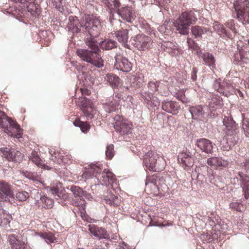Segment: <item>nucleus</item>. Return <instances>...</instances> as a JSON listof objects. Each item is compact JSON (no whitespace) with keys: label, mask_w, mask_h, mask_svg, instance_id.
I'll return each instance as SVG.
<instances>
[{"label":"nucleus","mask_w":249,"mask_h":249,"mask_svg":"<svg viewBox=\"0 0 249 249\" xmlns=\"http://www.w3.org/2000/svg\"><path fill=\"white\" fill-rule=\"evenodd\" d=\"M69 20V28L73 33L79 32L81 27L85 29L87 33L85 43L93 50L78 49L76 53L77 55L86 62H103L104 60L102 58L101 52L98 48L97 41L95 39L100 35L101 29L100 20L90 15L85 16L81 23L77 18L70 17Z\"/></svg>","instance_id":"1"},{"label":"nucleus","mask_w":249,"mask_h":249,"mask_svg":"<svg viewBox=\"0 0 249 249\" xmlns=\"http://www.w3.org/2000/svg\"><path fill=\"white\" fill-rule=\"evenodd\" d=\"M69 20V28L73 33L79 32L81 27L85 29L87 33L85 43L93 50L78 49L76 53L77 55L86 62H103L104 60L102 58L101 52L98 48L97 41L95 39L100 35L101 29L100 20L90 15L85 16L81 23L77 18L70 17Z\"/></svg>","instance_id":"2"},{"label":"nucleus","mask_w":249,"mask_h":249,"mask_svg":"<svg viewBox=\"0 0 249 249\" xmlns=\"http://www.w3.org/2000/svg\"><path fill=\"white\" fill-rule=\"evenodd\" d=\"M222 123L223 124L220 126L222 133L232 145L235 144L239 140V130L238 124L233 120L231 114L224 116Z\"/></svg>","instance_id":"3"},{"label":"nucleus","mask_w":249,"mask_h":249,"mask_svg":"<svg viewBox=\"0 0 249 249\" xmlns=\"http://www.w3.org/2000/svg\"><path fill=\"white\" fill-rule=\"evenodd\" d=\"M0 127L3 128L9 135L20 138L22 136V130L16 121L12 120L6 114L0 110Z\"/></svg>","instance_id":"4"},{"label":"nucleus","mask_w":249,"mask_h":249,"mask_svg":"<svg viewBox=\"0 0 249 249\" xmlns=\"http://www.w3.org/2000/svg\"><path fill=\"white\" fill-rule=\"evenodd\" d=\"M143 162L149 170L159 172L164 168L165 161L154 151L149 150L143 156Z\"/></svg>","instance_id":"5"},{"label":"nucleus","mask_w":249,"mask_h":249,"mask_svg":"<svg viewBox=\"0 0 249 249\" xmlns=\"http://www.w3.org/2000/svg\"><path fill=\"white\" fill-rule=\"evenodd\" d=\"M114 121V127L116 131L122 136L124 139L129 138V135H131L133 129L132 123L120 115L116 116Z\"/></svg>","instance_id":"6"},{"label":"nucleus","mask_w":249,"mask_h":249,"mask_svg":"<svg viewBox=\"0 0 249 249\" xmlns=\"http://www.w3.org/2000/svg\"><path fill=\"white\" fill-rule=\"evenodd\" d=\"M249 0H235L233 2L237 18L243 24L249 23Z\"/></svg>","instance_id":"7"},{"label":"nucleus","mask_w":249,"mask_h":249,"mask_svg":"<svg viewBox=\"0 0 249 249\" xmlns=\"http://www.w3.org/2000/svg\"><path fill=\"white\" fill-rule=\"evenodd\" d=\"M197 20L194 12L190 11L182 13L179 17V22L177 26L180 34L187 35L188 33V27Z\"/></svg>","instance_id":"8"},{"label":"nucleus","mask_w":249,"mask_h":249,"mask_svg":"<svg viewBox=\"0 0 249 249\" xmlns=\"http://www.w3.org/2000/svg\"><path fill=\"white\" fill-rule=\"evenodd\" d=\"M0 154L7 160L16 163H20L24 157V155L19 151L8 147H1Z\"/></svg>","instance_id":"9"},{"label":"nucleus","mask_w":249,"mask_h":249,"mask_svg":"<svg viewBox=\"0 0 249 249\" xmlns=\"http://www.w3.org/2000/svg\"><path fill=\"white\" fill-rule=\"evenodd\" d=\"M132 44L139 50L145 51L150 49L152 44L150 37L144 35H138L132 40Z\"/></svg>","instance_id":"10"},{"label":"nucleus","mask_w":249,"mask_h":249,"mask_svg":"<svg viewBox=\"0 0 249 249\" xmlns=\"http://www.w3.org/2000/svg\"><path fill=\"white\" fill-rule=\"evenodd\" d=\"M79 106L87 119L91 120L94 118L96 110L93 108L91 100L84 97L81 99Z\"/></svg>","instance_id":"11"},{"label":"nucleus","mask_w":249,"mask_h":249,"mask_svg":"<svg viewBox=\"0 0 249 249\" xmlns=\"http://www.w3.org/2000/svg\"><path fill=\"white\" fill-rule=\"evenodd\" d=\"M7 240L11 249H25L27 241L26 239L18 235L10 234L7 235Z\"/></svg>","instance_id":"12"},{"label":"nucleus","mask_w":249,"mask_h":249,"mask_svg":"<svg viewBox=\"0 0 249 249\" xmlns=\"http://www.w3.org/2000/svg\"><path fill=\"white\" fill-rule=\"evenodd\" d=\"M178 162L184 168L191 167L194 164V160L193 154L189 151L182 152L178 156Z\"/></svg>","instance_id":"13"},{"label":"nucleus","mask_w":249,"mask_h":249,"mask_svg":"<svg viewBox=\"0 0 249 249\" xmlns=\"http://www.w3.org/2000/svg\"><path fill=\"white\" fill-rule=\"evenodd\" d=\"M35 205L39 208L50 209L53 207V200L45 196L41 195L40 193H37L35 197Z\"/></svg>","instance_id":"14"},{"label":"nucleus","mask_w":249,"mask_h":249,"mask_svg":"<svg viewBox=\"0 0 249 249\" xmlns=\"http://www.w3.org/2000/svg\"><path fill=\"white\" fill-rule=\"evenodd\" d=\"M195 144L200 150L206 154H212L213 152V144L209 139H198L196 140Z\"/></svg>","instance_id":"15"},{"label":"nucleus","mask_w":249,"mask_h":249,"mask_svg":"<svg viewBox=\"0 0 249 249\" xmlns=\"http://www.w3.org/2000/svg\"><path fill=\"white\" fill-rule=\"evenodd\" d=\"M161 108L166 112L176 115L178 113L180 106L178 103L171 100H164L161 103Z\"/></svg>","instance_id":"16"},{"label":"nucleus","mask_w":249,"mask_h":249,"mask_svg":"<svg viewBox=\"0 0 249 249\" xmlns=\"http://www.w3.org/2000/svg\"><path fill=\"white\" fill-rule=\"evenodd\" d=\"M89 230L94 236L99 239H107L109 235L106 230L103 228L93 224L89 225Z\"/></svg>","instance_id":"17"},{"label":"nucleus","mask_w":249,"mask_h":249,"mask_svg":"<svg viewBox=\"0 0 249 249\" xmlns=\"http://www.w3.org/2000/svg\"><path fill=\"white\" fill-rule=\"evenodd\" d=\"M117 13L122 18L128 22H132L135 18L133 10L128 6L122 7L120 9H118Z\"/></svg>","instance_id":"18"},{"label":"nucleus","mask_w":249,"mask_h":249,"mask_svg":"<svg viewBox=\"0 0 249 249\" xmlns=\"http://www.w3.org/2000/svg\"><path fill=\"white\" fill-rule=\"evenodd\" d=\"M192 118L196 121H201L204 117V110L202 106H191L189 107Z\"/></svg>","instance_id":"19"},{"label":"nucleus","mask_w":249,"mask_h":249,"mask_svg":"<svg viewBox=\"0 0 249 249\" xmlns=\"http://www.w3.org/2000/svg\"><path fill=\"white\" fill-rule=\"evenodd\" d=\"M105 78L113 89L123 87L122 81L121 79L119 76L113 73H111L107 74Z\"/></svg>","instance_id":"20"},{"label":"nucleus","mask_w":249,"mask_h":249,"mask_svg":"<svg viewBox=\"0 0 249 249\" xmlns=\"http://www.w3.org/2000/svg\"><path fill=\"white\" fill-rule=\"evenodd\" d=\"M97 179L102 181V184H104L106 185H109L110 182L112 183H116L117 179L115 178V176L112 173V172L106 170H104L100 173L97 177Z\"/></svg>","instance_id":"21"},{"label":"nucleus","mask_w":249,"mask_h":249,"mask_svg":"<svg viewBox=\"0 0 249 249\" xmlns=\"http://www.w3.org/2000/svg\"><path fill=\"white\" fill-rule=\"evenodd\" d=\"M0 191L9 198H14L13 186L3 180H0Z\"/></svg>","instance_id":"22"},{"label":"nucleus","mask_w":249,"mask_h":249,"mask_svg":"<svg viewBox=\"0 0 249 249\" xmlns=\"http://www.w3.org/2000/svg\"><path fill=\"white\" fill-rule=\"evenodd\" d=\"M51 193L57 200L66 201L69 199V194L65 190H59L58 188L53 187L50 188Z\"/></svg>","instance_id":"23"},{"label":"nucleus","mask_w":249,"mask_h":249,"mask_svg":"<svg viewBox=\"0 0 249 249\" xmlns=\"http://www.w3.org/2000/svg\"><path fill=\"white\" fill-rule=\"evenodd\" d=\"M97 37L95 39L97 41ZM99 44L101 49L106 50H112L114 48H116L118 46L117 42L114 39L111 38H106L104 40L98 43L97 42V45ZM98 47V46L97 45Z\"/></svg>","instance_id":"24"},{"label":"nucleus","mask_w":249,"mask_h":249,"mask_svg":"<svg viewBox=\"0 0 249 249\" xmlns=\"http://www.w3.org/2000/svg\"><path fill=\"white\" fill-rule=\"evenodd\" d=\"M73 64V66L76 67V68L78 69V70L79 71H81L82 73V78H84L85 82H86V84L89 85L90 83L93 84L94 81V76H91L89 73H87L85 71L86 70L85 66H82V65H77V63H71Z\"/></svg>","instance_id":"25"},{"label":"nucleus","mask_w":249,"mask_h":249,"mask_svg":"<svg viewBox=\"0 0 249 249\" xmlns=\"http://www.w3.org/2000/svg\"><path fill=\"white\" fill-rule=\"evenodd\" d=\"M159 87L158 84L157 82H150L148 84V87L149 89L148 93L146 92L142 93V98L148 101L150 99H151V96L153 94V93L158 90V88Z\"/></svg>","instance_id":"26"},{"label":"nucleus","mask_w":249,"mask_h":249,"mask_svg":"<svg viewBox=\"0 0 249 249\" xmlns=\"http://www.w3.org/2000/svg\"><path fill=\"white\" fill-rule=\"evenodd\" d=\"M113 34L117 38L118 41L123 45H125L128 39V31L127 29H122L115 32Z\"/></svg>","instance_id":"27"},{"label":"nucleus","mask_w":249,"mask_h":249,"mask_svg":"<svg viewBox=\"0 0 249 249\" xmlns=\"http://www.w3.org/2000/svg\"><path fill=\"white\" fill-rule=\"evenodd\" d=\"M143 76L142 75H133L129 78V82L131 86L138 88L141 87L143 83Z\"/></svg>","instance_id":"28"},{"label":"nucleus","mask_w":249,"mask_h":249,"mask_svg":"<svg viewBox=\"0 0 249 249\" xmlns=\"http://www.w3.org/2000/svg\"><path fill=\"white\" fill-rule=\"evenodd\" d=\"M39 236L48 245L55 243L57 242V238L51 232H42L39 234Z\"/></svg>","instance_id":"29"},{"label":"nucleus","mask_w":249,"mask_h":249,"mask_svg":"<svg viewBox=\"0 0 249 249\" xmlns=\"http://www.w3.org/2000/svg\"><path fill=\"white\" fill-rule=\"evenodd\" d=\"M161 48L164 51L171 53L178 50V46L176 42L169 41H163L161 43Z\"/></svg>","instance_id":"30"},{"label":"nucleus","mask_w":249,"mask_h":249,"mask_svg":"<svg viewBox=\"0 0 249 249\" xmlns=\"http://www.w3.org/2000/svg\"><path fill=\"white\" fill-rule=\"evenodd\" d=\"M70 190L73 194L74 197L82 200L83 196H85L87 194L86 191H84L79 186L72 185L71 187Z\"/></svg>","instance_id":"31"},{"label":"nucleus","mask_w":249,"mask_h":249,"mask_svg":"<svg viewBox=\"0 0 249 249\" xmlns=\"http://www.w3.org/2000/svg\"><path fill=\"white\" fill-rule=\"evenodd\" d=\"M207 163L209 165L215 167L225 166V161L221 158L215 157L208 158Z\"/></svg>","instance_id":"32"},{"label":"nucleus","mask_w":249,"mask_h":249,"mask_svg":"<svg viewBox=\"0 0 249 249\" xmlns=\"http://www.w3.org/2000/svg\"><path fill=\"white\" fill-rule=\"evenodd\" d=\"M11 218L10 214L2 209H0V226H6L8 225Z\"/></svg>","instance_id":"33"},{"label":"nucleus","mask_w":249,"mask_h":249,"mask_svg":"<svg viewBox=\"0 0 249 249\" xmlns=\"http://www.w3.org/2000/svg\"><path fill=\"white\" fill-rule=\"evenodd\" d=\"M105 200L107 204L111 206H117L119 205L120 200L117 196H115L112 193L108 194L105 196Z\"/></svg>","instance_id":"34"},{"label":"nucleus","mask_w":249,"mask_h":249,"mask_svg":"<svg viewBox=\"0 0 249 249\" xmlns=\"http://www.w3.org/2000/svg\"><path fill=\"white\" fill-rule=\"evenodd\" d=\"M124 89H125L126 90L129 89L128 87H126L125 88L124 87L119 89H114L113 99L115 100V101L118 104H120V102L122 100L124 102V97L123 96V95L121 93L123 91H124Z\"/></svg>","instance_id":"35"},{"label":"nucleus","mask_w":249,"mask_h":249,"mask_svg":"<svg viewBox=\"0 0 249 249\" xmlns=\"http://www.w3.org/2000/svg\"><path fill=\"white\" fill-rule=\"evenodd\" d=\"M242 129L246 137H249V118L242 114Z\"/></svg>","instance_id":"36"},{"label":"nucleus","mask_w":249,"mask_h":249,"mask_svg":"<svg viewBox=\"0 0 249 249\" xmlns=\"http://www.w3.org/2000/svg\"><path fill=\"white\" fill-rule=\"evenodd\" d=\"M73 124L76 127H80L81 131L84 133H87L90 128V125L87 122L76 120L74 122Z\"/></svg>","instance_id":"37"},{"label":"nucleus","mask_w":249,"mask_h":249,"mask_svg":"<svg viewBox=\"0 0 249 249\" xmlns=\"http://www.w3.org/2000/svg\"><path fill=\"white\" fill-rule=\"evenodd\" d=\"M214 29L221 36H226L231 38L230 34L226 31L223 25L220 24H215Z\"/></svg>","instance_id":"38"},{"label":"nucleus","mask_w":249,"mask_h":249,"mask_svg":"<svg viewBox=\"0 0 249 249\" xmlns=\"http://www.w3.org/2000/svg\"><path fill=\"white\" fill-rule=\"evenodd\" d=\"M30 160H31L37 166L41 167L42 165V160L39 157L36 151H33L29 156Z\"/></svg>","instance_id":"39"},{"label":"nucleus","mask_w":249,"mask_h":249,"mask_svg":"<svg viewBox=\"0 0 249 249\" xmlns=\"http://www.w3.org/2000/svg\"><path fill=\"white\" fill-rule=\"evenodd\" d=\"M114 67L123 72H127L131 70L132 63H114Z\"/></svg>","instance_id":"40"},{"label":"nucleus","mask_w":249,"mask_h":249,"mask_svg":"<svg viewBox=\"0 0 249 249\" xmlns=\"http://www.w3.org/2000/svg\"><path fill=\"white\" fill-rule=\"evenodd\" d=\"M187 42L189 48L192 49V51L196 52V53H198L201 52L200 47L198 44L191 38H188Z\"/></svg>","instance_id":"41"},{"label":"nucleus","mask_w":249,"mask_h":249,"mask_svg":"<svg viewBox=\"0 0 249 249\" xmlns=\"http://www.w3.org/2000/svg\"><path fill=\"white\" fill-rule=\"evenodd\" d=\"M118 104L115 101L108 102L104 105V108L106 112L110 113L116 110V107Z\"/></svg>","instance_id":"42"},{"label":"nucleus","mask_w":249,"mask_h":249,"mask_svg":"<svg viewBox=\"0 0 249 249\" xmlns=\"http://www.w3.org/2000/svg\"><path fill=\"white\" fill-rule=\"evenodd\" d=\"M192 34L196 38L201 37L202 34L204 33L203 29L200 26H195L191 28Z\"/></svg>","instance_id":"43"},{"label":"nucleus","mask_w":249,"mask_h":249,"mask_svg":"<svg viewBox=\"0 0 249 249\" xmlns=\"http://www.w3.org/2000/svg\"><path fill=\"white\" fill-rule=\"evenodd\" d=\"M201 57L205 62H214L215 61L213 55L208 52L202 53Z\"/></svg>","instance_id":"44"},{"label":"nucleus","mask_w":249,"mask_h":249,"mask_svg":"<svg viewBox=\"0 0 249 249\" xmlns=\"http://www.w3.org/2000/svg\"><path fill=\"white\" fill-rule=\"evenodd\" d=\"M29 197L28 192L26 191L18 192L16 194V198L21 201H24L27 200Z\"/></svg>","instance_id":"45"},{"label":"nucleus","mask_w":249,"mask_h":249,"mask_svg":"<svg viewBox=\"0 0 249 249\" xmlns=\"http://www.w3.org/2000/svg\"><path fill=\"white\" fill-rule=\"evenodd\" d=\"M114 146L111 144L108 145L106 148V155L108 159H111L114 156Z\"/></svg>","instance_id":"46"},{"label":"nucleus","mask_w":249,"mask_h":249,"mask_svg":"<svg viewBox=\"0 0 249 249\" xmlns=\"http://www.w3.org/2000/svg\"><path fill=\"white\" fill-rule=\"evenodd\" d=\"M224 85H225L224 83L221 84L218 81H215L214 82V86L215 88H217V90L219 92L223 93V94L224 95H225L226 96H228L230 94V93H227L226 92H224V91L223 90V87Z\"/></svg>","instance_id":"47"},{"label":"nucleus","mask_w":249,"mask_h":249,"mask_svg":"<svg viewBox=\"0 0 249 249\" xmlns=\"http://www.w3.org/2000/svg\"><path fill=\"white\" fill-rule=\"evenodd\" d=\"M230 208L236 210L237 212H242L241 208L243 207V205L241 203L236 202H231L230 204Z\"/></svg>","instance_id":"48"},{"label":"nucleus","mask_w":249,"mask_h":249,"mask_svg":"<svg viewBox=\"0 0 249 249\" xmlns=\"http://www.w3.org/2000/svg\"><path fill=\"white\" fill-rule=\"evenodd\" d=\"M90 172L92 173L93 176H95L97 178L99 174L102 173V170L98 165H93L91 168Z\"/></svg>","instance_id":"49"},{"label":"nucleus","mask_w":249,"mask_h":249,"mask_svg":"<svg viewBox=\"0 0 249 249\" xmlns=\"http://www.w3.org/2000/svg\"><path fill=\"white\" fill-rule=\"evenodd\" d=\"M240 167L247 173H249V160L246 159L244 161L241 163Z\"/></svg>","instance_id":"50"},{"label":"nucleus","mask_w":249,"mask_h":249,"mask_svg":"<svg viewBox=\"0 0 249 249\" xmlns=\"http://www.w3.org/2000/svg\"><path fill=\"white\" fill-rule=\"evenodd\" d=\"M206 168L208 170L209 181L212 184L214 183V175L213 171L211 169L209 170V168L207 166H206Z\"/></svg>","instance_id":"51"},{"label":"nucleus","mask_w":249,"mask_h":249,"mask_svg":"<svg viewBox=\"0 0 249 249\" xmlns=\"http://www.w3.org/2000/svg\"><path fill=\"white\" fill-rule=\"evenodd\" d=\"M226 26L229 28L234 34H236V28L235 27L234 23L233 20H231L226 23Z\"/></svg>","instance_id":"52"},{"label":"nucleus","mask_w":249,"mask_h":249,"mask_svg":"<svg viewBox=\"0 0 249 249\" xmlns=\"http://www.w3.org/2000/svg\"><path fill=\"white\" fill-rule=\"evenodd\" d=\"M53 5L59 10L60 11L62 8V0H53Z\"/></svg>","instance_id":"53"},{"label":"nucleus","mask_w":249,"mask_h":249,"mask_svg":"<svg viewBox=\"0 0 249 249\" xmlns=\"http://www.w3.org/2000/svg\"><path fill=\"white\" fill-rule=\"evenodd\" d=\"M197 69L196 68L194 67L192 70L191 79L193 81H195L196 80L197 76L196 73L197 72Z\"/></svg>","instance_id":"54"},{"label":"nucleus","mask_w":249,"mask_h":249,"mask_svg":"<svg viewBox=\"0 0 249 249\" xmlns=\"http://www.w3.org/2000/svg\"><path fill=\"white\" fill-rule=\"evenodd\" d=\"M29 179H31L32 180H35L37 178V174L35 172H31L30 175H28Z\"/></svg>","instance_id":"55"},{"label":"nucleus","mask_w":249,"mask_h":249,"mask_svg":"<svg viewBox=\"0 0 249 249\" xmlns=\"http://www.w3.org/2000/svg\"><path fill=\"white\" fill-rule=\"evenodd\" d=\"M9 198L0 191V202L6 201Z\"/></svg>","instance_id":"56"},{"label":"nucleus","mask_w":249,"mask_h":249,"mask_svg":"<svg viewBox=\"0 0 249 249\" xmlns=\"http://www.w3.org/2000/svg\"><path fill=\"white\" fill-rule=\"evenodd\" d=\"M81 90L83 95H89L90 94V91L87 89H81Z\"/></svg>","instance_id":"57"},{"label":"nucleus","mask_w":249,"mask_h":249,"mask_svg":"<svg viewBox=\"0 0 249 249\" xmlns=\"http://www.w3.org/2000/svg\"><path fill=\"white\" fill-rule=\"evenodd\" d=\"M31 3L30 5L27 7L28 11L31 13H32L33 11V9L31 8V7H35V9H36V7L35 4L34 3H32L33 1H30Z\"/></svg>","instance_id":"58"},{"label":"nucleus","mask_w":249,"mask_h":249,"mask_svg":"<svg viewBox=\"0 0 249 249\" xmlns=\"http://www.w3.org/2000/svg\"><path fill=\"white\" fill-rule=\"evenodd\" d=\"M238 176L242 179H243V178H249L248 176L247 175V174H244L243 172H239L238 173Z\"/></svg>","instance_id":"59"},{"label":"nucleus","mask_w":249,"mask_h":249,"mask_svg":"<svg viewBox=\"0 0 249 249\" xmlns=\"http://www.w3.org/2000/svg\"><path fill=\"white\" fill-rule=\"evenodd\" d=\"M113 4L115 8H118L120 5V3L118 0H113Z\"/></svg>","instance_id":"60"},{"label":"nucleus","mask_w":249,"mask_h":249,"mask_svg":"<svg viewBox=\"0 0 249 249\" xmlns=\"http://www.w3.org/2000/svg\"><path fill=\"white\" fill-rule=\"evenodd\" d=\"M31 172L26 171V170H22V174L27 178H28V175H30V174Z\"/></svg>","instance_id":"61"},{"label":"nucleus","mask_w":249,"mask_h":249,"mask_svg":"<svg viewBox=\"0 0 249 249\" xmlns=\"http://www.w3.org/2000/svg\"><path fill=\"white\" fill-rule=\"evenodd\" d=\"M177 98L179 100L181 101H182V102H183V103L185 102V100H185V97H184V96H182V95H180V96L178 95V96H177Z\"/></svg>","instance_id":"62"},{"label":"nucleus","mask_w":249,"mask_h":249,"mask_svg":"<svg viewBox=\"0 0 249 249\" xmlns=\"http://www.w3.org/2000/svg\"><path fill=\"white\" fill-rule=\"evenodd\" d=\"M94 66L97 68H102L104 66V63H91Z\"/></svg>","instance_id":"63"},{"label":"nucleus","mask_w":249,"mask_h":249,"mask_svg":"<svg viewBox=\"0 0 249 249\" xmlns=\"http://www.w3.org/2000/svg\"><path fill=\"white\" fill-rule=\"evenodd\" d=\"M243 192H249V187L248 185L244 186L243 187Z\"/></svg>","instance_id":"64"}]
</instances>
